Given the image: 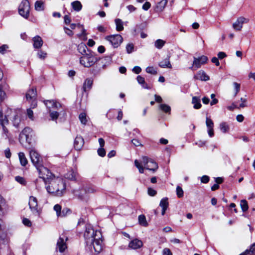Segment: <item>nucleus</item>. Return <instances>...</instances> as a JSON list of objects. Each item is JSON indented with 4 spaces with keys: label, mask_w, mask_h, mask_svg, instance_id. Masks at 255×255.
Returning a JSON list of instances; mask_svg holds the SVG:
<instances>
[{
    "label": "nucleus",
    "mask_w": 255,
    "mask_h": 255,
    "mask_svg": "<svg viewBox=\"0 0 255 255\" xmlns=\"http://www.w3.org/2000/svg\"><path fill=\"white\" fill-rule=\"evenodd\" d=\"M35 9L37 11H41L44 9L43 2L41 0H37L35 3Z\"/></svg>",
    "instance_id": "37"
},
{
    "label": "nucleus",
    "mask_w": 255,
    "mask_h": 255,
    "mask_svg": "<svg viewBox=\"0 0 255 255\" xmlns=\"http://www.w3.org/2000/svg\"><path fill=\"white\" fill-rule=\"evenodd\" d=\"M13 126L16 128L18 127L20 123V116L18 113H15L12 119Z\"/></svg>",
    "instance_id": "32"
},
{
    "label": "nucleus",
    "mask_w": 255,
    "mask_h": 255,
    "mask_svg": "<svg viewBox=\"0 0 255 255\" xmlns=\"http://www.w3.org/2000/svg\"><path fill=\"white\" fill-rule=\"evenodd\" d=\"M15 180L18 182V183H20L22 185H25L26 183V181L24 178L20 177V176H16L15 177Z\"/></svg>",
    "instance_id": "51"
},
{
    "label": "nucleus",
    "mask_w": 255,
    "mask_h": 255,
    "mask_svg": "<svg viewBox=\"0 0 255 255\" xmlns=\"http://www.w3.org/2000/svg\"><path fill=\"white\" fill-rule=\"evenodd\" d=\"M201 64L198 58L194 57V61L193 62L192 66L190 68L193 70H196L197 69L201 67Z\"/></svg>",
    "instance_id": "34"
},
{
    "label": "nucleus",
    "mask_w": 255,
    "mask_h": 255,
    "mask_svg": "<svg viewBox=\"0 0 255 255\" xmlns=\"http://www.w3.org/2000/svg\"><path fill=\"white\" fill-rule=\"evenodd\" d=\"M84 144V140L81 136H77L74 142V146L76 150H80Z\"/></svg>",
    "instance_id": "12"
},
{
    "label": "nucleus",
    "mask_w": 255,
    "mask_h": 255,
    "mask_svg": "<svg viewBox=\"0 0 255 255\" xmlns=\"http://www.w3.org/2000/svg\"><path fill=\"white\" fill-rule=\"evenodd\" d=\"M220 129L223 133L227 132L230 129L228 124L226 122H222L220 124Z\"/></svg>",
    "instance_id": "36"
},
{
    "label": "nucleus",
    "mask_w": 255,
    "mask_h": 255,
    "mask_svg": "<svg viewBox=\"0 0 255 255\" xmlns=\"http://www.w3.org/2000/svg\"><path fill=\"white\" fill-rule=\"evenodd\" d=\"M206 125L208 129V134L210 137H213L214 135V123L213 121L209 118L206 117Z\"/></svg>",
    "instance_id": "11"
},
{
    "label": "nucleus",
    "mask_w": 255,
    "mask_h": 255,
    "mask_svg": "<svg viewBox=\"0 0 255 255\" xmlns=\"http://www.w3.org/2000/svg\"><path fill=\"white\" fill-rule=\"evenodd\" d=\"M50 116L52 120H56L58 118L59 116V113L56 111H50Z\"/></svg>",
    "instance_id": "50"
},
{
    "label": "nucleus",
    "mask_w": 255,
    "mask_h": 255,
    "mask_svg": "<svg viewBox=\"0 0 255 255\" xmlns=\"http://www.w3.org/2000/svg\"><path fill=\"white\" fill-rule=\"evenodd\" d=\"M5 97V93L0 87V103L1 102Z\"/></svg>",
    "instance_id": "57"
},
{
    "label": "nucleus",
    "mask_w": 255,
    "mask_h": 255,
    "mask_svg": "<svg viewBox=\"0 0 255 255\" xmlns=\"http://www.w3.org/2000/svg\"><path fill=\"white\" fill-rule=\"evenodd\" d=\"M201 181L202 183H207L209 181V177L207 175H204L201 177Z\"/></svg>",
    "instance_id": "61"
},
{
    "label": "nucleus",
    "mask_w": 255,
    "mask_h": 255,
    "mask_svg": "<svg viewBox=\"0 0 255 255\" xmlns=\"http://www.w3.org/2000/svg\"><path fill=\"white\" fill-rule=\"evenodd\" d=\"M70 212L71 211L69 209H68L67 208H64L61 211V215L60 216V217H65L68 214H69Z\"/></svg>",
    "instance_id": "53"
},
{
    "label": "nucleus",
    "mask_w": 255,
    "mask_h": 255,
    "mask_svg": "<svg viewBox=\"0 0 255 255\" xmlns=\"http://www.w3.org/2000/svg\"><path fill=\"white\" fill-rule=\"evenodd\" d=\"M138 83L142 85L144 89H149L150 87L145 82L144 78L141 76H138L136 78Z\"/></svg>",
    "instance_id": "29"
},
{
    "label": "nucleus",
    "mask_w": 255,
    "mask_h": 255,
    "mask_svg": "<svg viewBox=\"0 0 255 255\" xmlns=\"http://www.w3.org/2000/svg\"><path fill=\"white\" fill-rule=\"evenodd\" d=\"M233 85L235 87V89L236 90V92L235 93V96H236L238 92L240 91V84L237 83V82H234Z\"/></svg>",
    "instance_id": "54"
},
{
    "label": "nucleus",
    "mask_w": 255,
    "mask_h": 255,
    "mask_svg": "<svg viewBox=\"0 0 255 255\" xmlns=\"http://www.w3.org/2000/svg\"><path fill=\"white\" fill-rule=\"evenodd\" d=\"M139 224L143 226L146 227L148 225V223L146 221L145 216L144 215H140L138 218Z\"/></svg>",
    "instance_id": "35"
},
{
    "label": "nucleus",
    "mask_w": 255,
    "mask_h": 255,
    "mask_svg": "<svg viewBox=\"0 0 255 255\" xmlns=\"http://www.w3.org/2000/svg\"><path fill=\"white\" fill-rule=\"evenodd\" d=\"M146 27V23H141L138 25H137L135 27L134 31L136 32L138 31L139 30L144 29Z\"/></svg>",
    "instance_id": "44"
},
{
    "label": "nucleus",
    "mask_w": 255,
    "mask_h": 255,
    "mask_svg": "<svg viewBox=\"0 0 255 255\" xmlns=\"http://www.w3.org/2000/svg\"><path fill=\"white\" fill-rule=\"evenodd\" d=\"M30 4L28 0H23L19 5L18 12L20 15L27 18L29 15Z\"/></svg>",
    "instance_id": "5"
},
{
    "label": "nucleus",
    "mask_w": 255,
    "mask_h": 255,
    "mask_svg": "<svg viewBox=\"0 0 255 255\" xmlns=\"http://www.w3.org/2000/svg\"><path fill=\"white\" fill-rule=\"evenodd\" d=\"M156 191L151 188H148V194L151 196H154L156 194Z\"/></svg>",
    "instance_id": "59"
},
{
    "label": "nucleus",
    "mask_w": 255,
    "mask_h": 255,
    "mask_svg": "<svg viewBox=\"0 0 255 255\" xmlns=\"http://www.w3.org/2000/svg\"><path fill=\"white\" fill-rule=\"evenodd\" d=\"M36 168L38 170L39 177L42 179L43 181L45 182V185L47 184L48 182L51 180V179H52L55 177L48 168L41 165L36 167Z\"/></svg>",
    "instance_id": "3"
},
{
    "label": "nucleus",
    "mask_w": 255,
    "mask_h": 255,
    "mask_svg": "<svg viewBox=\"0 0 255 255\" xmlns=\"http://www.w3.org/2000/svg\"><path fill=\"white\" fill-rule=\"evenodd\" d=\"M79 120L81 123L83 125H86L87 122L86 115L85 113H81L79 116Z\"/></svg>",
    "instance_id": "42"
},
{
    "label": "nucleus",
    "mask_w": 255,
    "mask_h": 255,
    "mask_svg": "<svg viewBox=\"0 0 255 255\" xmlns=\"http://www.w3.org/2000/svg\"><path fill=\"white\" fill-rule=\"evenodd\" d=\"M29 206L31 211L33 214L39 215L37 209V201L35 197L30 196L29 200Z\"/></svg>",
    "instance_id": "10"
},
{
    "label": "nucleus",
    "mask_w": 255,
    "mask_h": 255,
    "mask_svg": "<svg viewBox=\"0 0 255 255\" xmlns=\"http://www.w3.org/2000/svg\"><path fill=\"white\" fill-rule=\"evenodd\" d=\"M141 71V69L139 66H135L132 69V71L135 74H139Z\"/></svg>",
    "instance_id": "64"
},
{
    "label": "nucleus",
    "mask_w": 255,
    "mask_h": 255,
    "mask_svg": "<svg viewBox=\"0 0 255 255\" xmlns=\"http://www.w3.org/2000/svg\"><path fill=\"white\" fill-rule=\"evenodd\" d=\"M250 252L252 253L255 252V243L251 246L250 250H246L245 253L242 254L241 255H245L249 254Z\"/></svg>",
    "instance_id": "49"
},
{
    "label": "nucleus",
    "mask_w": 255,
    "mask_h": 255,
    "mask_svg": "<svg viewBox=\"0 0 255 255\" xmlns=\"http://www.w3.org/2000/svg\"><path fill=\"white\" fill-rule=\"evenodd\" d=\"M165 41L161 39H158L155 41L154 45L158 49H161L165 44Z\"/></svg>",
    "instance_id": "40"
},
{
    "label": "nucleus",
    "mask_w": 255,
    "mask_h": 255,
    "mask_svg": "<svg viewBox=\"0 0 255 255\" xmlns=\"http://www.w3.org/2000/svg\"><path fill=\"white\" fill-rule=\"evenodd\" d=\"M111 61V58L108 56L102 58L100 60V62L101 64V67L103 69H105L107 65L110 64Z\"/></svg>",
    "instance_id": "27"
},
{
    "label": "nucleus",
    "mask_w": 255,
    "mask_h": 255,
    "mask_svg": "<svg viewBox=\"0 0 255 255\" xmlns=\"http://www.w3.org/2000/svg\"><path fill=\"white\" fill-rule=\"evenodd\" d=\"M142 245L143 244L141 241L135 239L130 242L128 244V248L131 249L136 250L141 247Z\"/></svg>",
    "instance_id": "14"
},
{
    "label": "nucleus",
    "mask_w": 255,
    "mask_h": 255,
    "mask_svg": "<svg viewBox=\"0 0 255 255\" xmlns=\"http://www.w3.org/2000/svg\"><path fill=\"white\" fill-rule=\"evenodd\" d=\"M31 161L36 167L41 165L40 162V155L35 150H31L29 152Z\"/></svg>",
    "instance_id": "9"
},
{
    "label": "nucleus",
    "mask_w": 255,
    "mask_h": 255,
    "mask_svg": "<svg viewBox=\"0 0 255 255\" xmlns=\"http://www.w3.org/2000/svg\"><path fill=\"white\" fill-rule=\"evenodd\" d=\"M37 55L39 59H44L47 56V53L42 50H39Z\"/></svg>",
    "instance_id": "43"
},
{
    "label": "nucleus",
    "mask_w": 255,
    "mask_h": 255,
    "mask_svg": "<svg viewBox=\"0 0 255 255\" xmlns=\"http://www.w3.org/2000/svg\"><path fill=\"white\" fill-rule=\"evenodd\" d=\"M192 103L194 104V108L195 109H199L201 107L200 103V99L199 97L194 96L192 98Z\"/></svg>",
    "instance_id": "28"
},
{
    "label": "nucleus",
    "mask_w": 255,
    "mask_h": 255,
    "mask_svg": "<svg viewBox=\"0 0 255 255\" xmlns=\"http://www.w3.org/2000/svg\"><path fill=\"white\" fill-rule=\"evenodd\" d=\"M46 188L49 193L60 197L65 192L66 185L63 179L54 177L46 185Z\"/></svg>",
    "instance_id": "2"
},
{
    "label": "nucleus",
    "mask_w": 255,
    "mask_h": 255,
    "mask_svg": "<svg viewBox=\"0 0 255 255\" xmlns=\"http://www.w3.org/2000/svg\"><path fill=\"white\" fill-rule=\"evenodd\" d=\"M141 164L147 170L155 171L158 168L157 164L152 159L148 158L146 156H143Z\"/></svg>",
    "instance_id": "6"
},
{
    "label": "nucleus",
    "mask_w": 255,
    "mask_h": 255,
    "mask_svg": "<svg viewBox=\"0 0 255 255\" xmlns=\"http://www.w3.org/2000/svg\"><path fill=\"white\" fill-rule=\"evenodd\" d=\"M163 255H172V253L171 251L168 248H165L163 250Z\"/></svg>",
    "instance_id": "63"
},
{
    "label": "nucleus",
    "mask_w": 255,
    "mask_h": 255,
    "mask_svg": "<svg viewBox=\"0 0 255 255\" xmlns=\"http://www.w3.org/2000/svg\"><path fill=\"white\" fill-rule=\"evenodd\" d=\"M242 211L245 212H246L249 208L247 201L246 200H242L240 204Z\"/></svg>",
    "instance_id": "39"
},
{
    "label": "nucleus",
    "mask_w": 255,
    "mask_h": 255,
    "mask_svg": "<svg viewBox=\"0 0 255 255\" xmlns=\"http://www.w3.org/2000/svg\"><path fill=\"white\" fill-rule=\"evenodd\" d=\"M146 72L153 75H156L157 73L153 67H147L146 68Z\"/></svg>",
    "instance_id": "47"
},
{
    "label": "nucleus",
    "mask_w": 255,
    "mask_h": 255,
    "mask_svg": "<svg viewBox=\"0 0 255 255\" xmlns=\"http://www.w3.org/2000/svg\"><path fill=\"white\" fill-rule=\"evenodd\" d=\"M44 104L47 108H54L58 109L59 107H61L60 104L57 103V102L54 100L50 101L46 100L44 101Z\"/></svg>",
    "instance_id": "24"
},
{
    "label": "nucleus",
    "mask_w": 255,
    "mask_h": 255,
    "mask_svg": "<svg viewBox=\"0 0 255 255\" xmlns=\"http://www.w3.org/2000/svg\"><path fill=\"white\" fill-rule=\"evenodd\" d=\"M151 4L149 2H145L142 5V9L144 10H147L150 7Z\"/></svg>",
    "instance_id": "62"
},
{
    "label": "nucleus",
    "mask_w": 255,
    "mask_h": 255,
    "mask_svg": "<svg viewBox=\"0 0 255 255\" xmlns=\"http://www.w3.org/2000/svg\"><path fill=\"white\" fill-rule=\"evenodd\" d=\"M78 50L83 56H85L91 52L88 47L84 44H80L78 46Z\"/></svg>",
    "instance_id": "19"
},
{
    "label": "nucleus",
    "mask_w": 255,
    "mask_h": 255,
    "mask_svg": "<svg viewBox=\"0 0 255 255\" xmlns=\"http://www.w3.org/2000/svg\"><path fill=\"white\" fill-rule=\"evenodd\" d=\"M167 3V0H161L160 2H158V3L157 4V5L155 8V10L156 12L162 11L165 8Z\"/></svg>",
    "instance_id": "22"
},
{
    "label": "nucleus",
    "mask_w": 255,
    "mask_h": 255,
    "mask_svg": "<svg viewBox=\"0 0 255 255\" xmlns=\"http://www.w3.org/2000/svg\"><path fill=\"white\" fill-rule=\"evenodd\" d=\"M87 248L93 252V249L96 253H99L102 250V240L101 233L94 231L91 227H86L84 235Z\"/></svg>",
    "instance_id": "1"
},
{
    "label": "nucleus",
    "mask_w": 255,
    "mask_h": 255,
    "mask_svg": "<svg viewBox=\"0 0 255 255\" xmlns=\"http://www.w3.org/2000/svg\"><path fill=\"white\" fill-rule=\"evenodd\" d=\"M25 96L27 100L36 99L37 96L36 89L32 88L27 91Z\"/></svg>",
    "instance_id": "17"
},
{
    "label": "nucleus",
    "mask_w": 255,
    "mask_h": 255,
    "mask_svg": "<svg viewBox=\"0 0 255 255\" xmlns=\"http://www.w3.org/2000/svg\"><path fill=\"white\" fill-rule=\"evenodd\" d=\"M198 58L200 60V62H201V65L206 63L208 60L207 57L204 55H202Z\"/></svg>",
    "instance_id": "56"
},
{
    "label": "nucleus",
    "mask_w": 255,
    "mask_h": 255,
    "mask_svg": "<svg viewBox=\"0 0 255 255\" xmlns=\"http://www.w3.org/2000/svg\"><path fill=\"white\" fill-rule=\"evenodd\" d=\"M64 31L69 36H73V32H72V31L69 28H67V27H64Z\"/></svg>",
    "instance_id": "60"
},
{
    "label": "nucleus",
    "mask_w": 255,
    "mask_h": 255,
    "mask_svg": "<svg viewBox=\"0 0 255 255\" xmlns=\"http://www.w3.org/2000/svg\"><path fill=\"white\" fill-rule=\"evenodd\" d=\"M22 223L26 226L30 227L31 226V222L27 218H24L22 220Z\"/></svg>",
    "instance_id": "58"
},
{
    "label": "nucleus",
    "mask_w": 255,
    "mask_h": 255,
    "mask_svg": "<svg viewBox=\"0 0 255 255\" xmlns=\"http://www.w3.org/2000/svg\"><path fill=\"white\" fill-rule=\"evenodd\" d=\"M106 39L109 41L114 48H117L122 43L123 38L120 34H115L107 36Z\"/></svg>",
    "instance_id": "7"
},
{
    "label": "nucleus",
    "mask_w": 255,
    "mask_h": 255,
    "mask_svg": "<svg viewBox=\"0 0 255 255\" xmlns=\"http://www.w3.org/2000/svg\"><path fill=\"white\" fill-rule=\"evenodd\" d=\"M54 210L56 211L57 216L60 217L61 215V207L59 204H56L54 207Z\"/></svg>",
    "instance_id": "45"
},
{
    "label": "nucleus",
    "mask_w": 255,
    "mask_h": 255,
    "mask_svg": "<svg viewBox=\"0 0 255 255\" xmlns=\"http://www.w3.org/2000/svg\"><path fill=\"white\" fill-rule=\"evenodd\" d=\"M32 41L33 42V47L36 49L41 48L43 43L42 38L38 35L32 38Z\"/></svg>",
    "instance_id": "16"
},
{
    "label": "nucleus",
    "mask_w": 255,
    "mask_h": 255,
    "mask_svg": "<svg viewBox=\"0 0 255 255\" xmlns=\"http://www.w3.org/2000/svg\"><path fill=\"white\" fill-rule=\"evenodd\" d=\"M183 191L181 187L178 186L176 188V194L178 198H181L183 196Z\"/></svg>",
    "instance_id": "46"
},
{
    "label": "nucleus",
    "mask_w": 255,
    "mask_h": 255,
    "mask_svg": "<svg viewBox=\"0 0 255 255\" xmlns=\"http://www.w3.org/2000/svg\"><path fill=\"white\" fill-rule=\"evenodd\" d=\"M93 80L91 78H87L83 86V90L84 92L89 91L92 87Z\"/></svg>",
    "instance_id": "18"
},
{
    "label": "nucleus",
    "mask_w": 255,
    "mask_h": 255,
    "mask_svg": "<svg viewBox=\"0 0 255 255\" xmlns=\"http://www.w3.org/2000/svg\"><path fill=\"white\" fill-rule=\"evenodd\" d=\"M32 129L29 127L25 128L20 133L19 137H22L25 138V136L30 135L31 136V133Z\"/></svg>",
    "instance_id": "26"
},
{
    "label": "nucleus",
    "mask_w": 255,
    "mask_h": 255,
    "mask_svg": "<svg viewBox=\"0 0 255 255\" xmlns=\"http://www.w3.org/2000/svg\"><path fill=\"white\" fill-rule=\"evenodd\" d=\"M64 237H59L57 243L56 249L59 250L61 253H63L65 250L67 248V245L64 241Z\"/></svg>",
    "instance_id": "13"
},
{
    "label": "nucleus",
    "mask_w": 255,
    "mask_h": 255,
    "mask_svg": "<svg viewBox=\"0 0 255 255\" xmlns=\"http://www.w3.org/2000/svg\"><path fill=\"white\" fill-rule=\"evenodd\" d=\"M18 157L21 165L23 166H25L27 164V160L24 153L21 152H19L18 153Z\"/></svg>",
    "instance_id": "30"
},
{
    "label": "nucleus",
    "mask_w": 255,
    "mask_h": 255,
    "mask_svg": "<svg viewBox=\"0 0 255 255\" xmlns=\"http://www.w3.org/2000/svg\"><path fill=\"white\" fill-rule=\"evenodd\" d=\"M160 109L166 113H170L171 111V108L170 106L166 104H162L160 105Z\"/></svg>",
    "instance_id": "41"
},
{
    "label": "nucleus",
    "mask_w": 255,
    "mask_h": 255,
    "mask_svg": "<svg viewBox=\"0 0 255 255\" xmlns=\"http://www.w3.org/2000/svg\"><path fill=\"white\" fill-rule=\"evenodd\" d=\"M169 58L170 56H168L167 58L159 62V66L161 68H171L172 66L170 62Z\"/></svg>",
    "instance_id": "21"
},
{
    "label": "nucleus",
    "mask_w": 255,
    "mask_h": 255,
    "mask_svg": "<svg viewBox=\"0 0 255 255\" xmlns=\"http://www.w3.org/2000/svg\"><path fill=\"white\" fill-rule=\"evenodd\" d=\"M133 48H134V45L133 44H132V43L128 44L126 46V50H127V53H131L133 51Z\"/></svg>",
    "instance_id": "48"
},
{
    "label": "nucleus",
    "mask_w": 255,
    "mask_h": 255,
    "mask_svg": "<svg viewBox=\"0 0 255 255\" xmlns=\"http://www.w3.org/2000/svg\"><path fill=\"white\" fill-rule=\"evenodd\" d=\"M77 173L73 170L68 171L65 175V177L71 180H76L77 179Z\"/></svg>",
    "instance_id": "25"
},
{
    "label": "nucleus",
    "mask_w": 255,
    "mask_h": 255,
    "mask_svg": "<svg viewBox=\"0 0 255 255\" xmlns=\"http://www.w3.org/2000/svg\"><path fill=\"white\" fill-rule=\"evenodd\" d=\"M98 153L100 156L104 157L106 155V151L103 147H100L98 150Z\"/></svg>",
    "instance_id": "55"
},
{
    "label": "nucleus",
    "mask_w": 255,
    "mask_h": 255,
    "mask_svg": "<svg viewBox=\"0 0 255 255\" xmlns=\"http://www.w3.org/2000/svg\"><path fill=\"white\" fill-rule=\"evenodd\" d=\"M71 5L74 10L76 11H80L82 8V5L81 3L78 0L72 2L71 3Z\"/></svg>",
    "instance_id": "31"
},
{
    "label": "nucleus",
    "mask_w": 255,
    "mask_h": 255,
    "mask_svg": "<svg viewBox=\"0 0 255 255\" xmlns=\"http://www.w3.org/2000/svg\"><path fill=\"white\" fill-rule=\"evenodd\" d=\"M115 21L116 25V30L118 31L123 30L124 29V26L122 20L121 19L116 18Z\"/></svg>",
    "instance_id": "33"
},
{
    "label": "nucleus",
    "mask_w": 255,
    "mask_h": 255,
    "mask_svg": "<svg viewBox=\"0 0 255 255\" xmlns=\"http://www.w3.org/2000/svg\"><path fill=\"white\" fill-rule=\"evenodd\" d=\"M0 124L2 127H5V125L8 124V120L6 116L4 117V119H3V118L0 119Z\"/></svg>",
    "instance_id": "52"
},
{
    "label": "nucleus",
    "mask_w": 255,
    "mask_h": 255,
    "mask_svg": "<svg viewBox=\"0 0 255 255\" xmlns=\"http://www.w3.org/2000/svg\"><path fill=\"white\" fill-rule=\"evenodd\" d=\"M7 211V205L5 200L0 195V215L4 214Z\"/></svg>",
    "instance_id": "20"
},
{
    "label": "nucleus",
    "mask_w": 255,
    "mask_h": 255,
    "mask_svg": "<svg viewBox=\"0 0 255 255\" xmlns=\"http://www.w3.org/2000/svg\"><path fill=\"white\" fill-rule=\"evenodd\" d=\"M97 61L98 58L91 52L85 56H82L80 58V64L87 68L91 67Z\"/></svg>",
    "instance_id": "4"
},
{
    "label": "nucleus",
    "mask_w": 255,
    "mask_h": 255,
    "mask_svg": "<svg viewBox=\"0 0 255 255\" xmlns=\"http://www.w3.org/2000/svg\"><path fill=\"white\" fill-rule=\"evenodd\" d=\"M25 138L23 137L21 138V137H19V142L21 144H24V142H27L30 144L31 142V138L30 135L25 136Z\"/></svg>",
    "instance_id": "38"
},
{
    "label": "nucleus",
    "mask_w": 255,
    "mask_h": 255,
    "mask_svg": "<svg viewBox=\"0 0 255 255\" xmlns=\"http://www.w3.org/2000/svg\"><path fill=\"white\" fill-rule=\"evenodd\" d=\"M249 22V19L241 16L237 19L235 22L233 24V28L237 31H241L243 27L244 23H247Z\"/></svg>",
    "instance_id": "8"
},
{
    "label": "nucleus",
    "mask_w": 255,
    "mask_h": 255,
    "mask_svg": "<svg viewBox=\"0 0 255 255\" xmlns=\"http://www.w3.org/2000/svg\"><path fill=\"white\" fill-rule=\"evenodd\" d=\"M160 206L162 208L161 214L162 215H164L165 213V211L166 210L168 206V198H163L160 201Z\"/></svg>",
    "instance_id": "23"
},
{
    "label": "nucleus",
    "mask_w": 255,
    "mask_h": 255,
    "mask_svg": "<svg viewBox=\"0 0 255 255\" xmlns=\"http://www.w3.org/2000/svg\"><path fill=\"white\" fill-rule=\"evenodd\" d=\"M194 78L196 80H200L201 81H208L209 80V77L205 73L204 71H199L196 75L194 77Z\"/></svg>",
    "instance_id": "15"
}]
</instances>
